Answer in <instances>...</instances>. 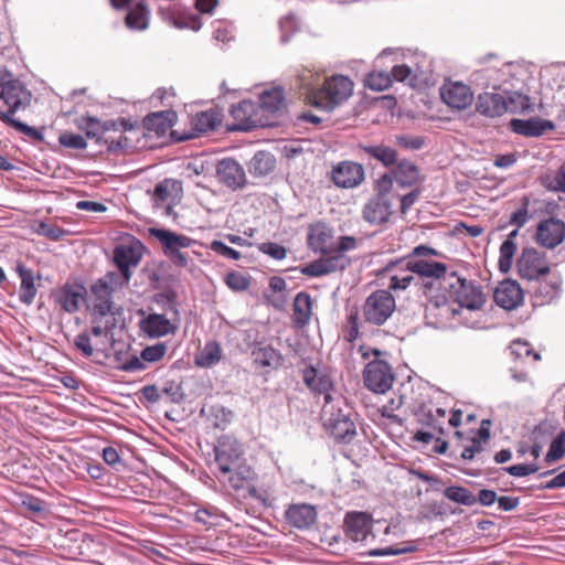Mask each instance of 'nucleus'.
Returning a JSON list of instances; mask_svg holds the SVG:
<instances>
[{
	"label": "nucleus",
	"mask_w": 565,
	"mask_h": 565,
	"mask_svg": "<svg viewBox=\"0 0 565 565\" xmlns=\"http://www.w3.org/2000/svg\"><path fill=\"white\" fill-rule=\"evenodd\" d=\"M352 93L353 83L349 77L333 75L326 79L321 88L311 89L308 99L315 107L331 111L344 103Z\"/></svg>",
	"instance_id": "1"
},
{
	"label": "nucleus",
	"mask_w": 565,
	"mask_h": 565,
	"mask_svg": "<svg viewBox=\"0 0 565 565\" xmlns=\"http://www.w3.org/2000/svg\"><path fill=\"white\" fill-rule=\"evenodd\" d=\"M322 412L326 417V427L337 440L348 443L353 439L356 435L352 419L353 412L341 395L333 402L323 404Z\"/></svg>",
	"instance_id": "2"
},
{
	"label": "nucleus",
	"mask_w": 565,
	"mask_h": 565,
	"mask_svg": "<svg viewBox=\"0 0 565 565\" xmlns=\"http://www.w3.org/2000/svg\"><path fill=\"white\" fill-rule=\"evenodd\" d=\"M444 289L449 290L458 305V310H481L486 302V296L480 286L458 276L455 271L444 279Z\"/></svg>",
	"instance_id": "3"
},
{
	"label": "nucleus",
	"mask_w": 565,
	"mask_h": 565,
	"mask_svg": "<svg viewBox=\"0 0 565 565\" xmlns=\"http://www.w3.org/2000/svg\"><path fill=\"white\" fill-rule=\"evenodd\" d=\"M116 9H126V26L134 31H143L149 25L150 9L146 0H110ZM194 6L202 13L212 12V0H194Z\"/></svg>",
	"instance_id": "4"
},
{
	"label": "nucleus",
	"mask_w": 565,
	"mask_h": 565,
	"mask_svg": "<svg viewBox=\"0 0 565 565\" xmlns=\"http://www.w3.org/2000/svg\"><path fill=\"white\" fill-rule=\"evenodd\" d=\"M114 291L106 287V284L95 281L89 287L88 300L90 309V317L93 323H99L107 316L116 320L117 317L122 315V307L115 303L113 300Z\"/></svg>",
	"instance_id": "5"
},
{
	"label": "nucleus",
	"mask_w": 565,
	"mask_h": 565,
	"mask_svg": "<svg viewBox=\"0 0 565 565\" xmlns=\"http://www.w3.org/2000/svg\"><path fill=\"white\" fill-rule=\"evenodd\" d=\"M395 308V298L388 290H376L366 298L363 317L371 324L382 326L393 315Z\"/></svg>",
	"instance_id": "6"
},
{
	"label": "nucleus",
	"mask_w": 565,
	"mask_h": 565,
	"mask_svg": "<svg viewBox=\"0 0 565 565\" xmlns=\"http://www.w3.org/2000/svg\"><path fill=\"white\" fill-rule=\"evenodd\" d=\"M243 445L231 435H222L214 445V461L220 472H227L228 467L246 461Z\"/></svg>",
	"instance_id": "7"
},
{
	"label": "nucleus",
	"mask_w": 565,
	"mask_h": 565,
	"mask_svg": "<svg viewBox=\"0 0 565 565\" xmlns=\"http://www.w3.org/2000/svg\"><path fill=\"white\" fill-rule=\"evenodd\" d=\"M256 478L254 469L246 462L230 466L227 472H220L217 479L225 487L235 491L247 490L250 497H256L257 490L253 487Z\"/></svg>",
	"instance_id": "8"
},
{
	"label": "nucleus",
	"mask_w": 565,
	"mask_h": 565,
	"mask_svg": "<svg viewBox=\"0 0 565 565\" xmlns=\"http://www.w3.org/2000/svg\"><path fill=\"white\" fill-rule=\"evenodd\" d=\"M256 478L254 469L246 462L230 466L227 472H220L217 479L225 487L235 491L247 490L250 497H256L257 490L253 487Z\"/></svg>",
	"instance_id": "9"
},
{
	"label": "nucleus",
	"mask_w": 565,
	"mask_h": 565,
	"mask_svg": "<svg viewBox=\"0 0 565 565\" xmlns=\"http://www.w3.org/2000/svg\"><path fill=\"white\" fill-rule=\"evenodd\" d=\"M365 386L374 393L383 394L393 384L394 375L390 364L382 360H374L366 364L363 372Z\"/></svg>",
	"instance_id": "10"
},
{
	"label": "nucleus",
	"mask_w": 565,
	"mask_h": 565,
	"mask_svg": "<svg viewBox=\"0 0 565 565\" xmlns=\"http://www.w3.org/2000/svg\"><path fill=\"white\" fill-rule=\"evenodd\" d=\"M511 77V67L503 64L501 67L489 66L478 70L471 74V82L483 88H493L502 93H509V81Z\"/></svg>",
	"instance_id": "11"
},
{
	"label": "nucleus",
	"mask_w": 565,
	"mask_h": 565,
	"mask_svg": "<svg viewBox=\"0 0 565 565\" xmlns=\"http://www.w3.org/2000/svg\"><path fill=\"white\" fill-rule=\"evenodd\" d=\"M518 271L522 278L534 280L548 274L550 264L542 253L533 247H525L518 259Z\"/></svg>",
	"instance_id": "12"
},
{
	"label": "nucleus",
	"mask_w": 565,
	"mask_h": 565,
	"mask_svg": "<svg viewBox=\"0 0 565 565\" xmlns=\"http://www.w3.org/2000/svg\"><path fill=\"white\" fill-rule=\"evenodd\" d=\"M150 235L156 237L162 245L164 254L179 265L186 264V257L180 252L181 248L188 247L191 239L184 235H178L163 228H150Z\"/></svg>",
	"instance_id": "13"
},
{
	"label": "nucleus",
	"mask_w": 565,
	"mask_h": 565,
	"mask_svg": "<svg viewBox=\"0 0 565 565\" xmlns=\"http://www.w3.org/2000/svg\"><path fill=\"white\" fill-rule=\"evenodd\" d=\"M443 102L452 109H467L473 102V92L462 82H446L440 87Z\"/></svg>",
	"instance_id": "14"
},
{
	"label": "nucleus",
	"mask_w": 565,
	"mask_h": 565,
	"mask_svg": "<svg viewBox=\"0 0 565 565\" xmlns=\"http://www.w3.org/2000/svg\"><path fill=\"white\" fill-rule=\"evenodd\" d=\"M534 238L539 245L545 248L558 246L565 239V222L554 217L541 221Z\"/></svg>",
	"instance_id": "15"
},
{
	"label": "nucleus",
	"mask_w": 565,
	"mask_h": 565,
	"mask_svg": "<svg viewBox=\"0 0 565 565\" xmlns=\"http://www.w3.org/2000/svg\"><path fill=\"white\" fill-rule=\"evenodd\" d=\"M230 113L236 121L232 127L233 130L247 131L264 125L259 117V107L250 100H243L238 105H232Z\"/></svg>",
	"instance_id": "16"
},
{
	"label": "nucleus",
	"mask_w": 565,
	"mask_h": 565,
	"mask_svg": "<svg viewBox=\"0 0 565 565\" xmlns=\"http://www.w3.org/2000/svg\"><path fill=\"white\" fill-rule=\"evenodd\" d=\"M397 264H404L408 271L417 274L420 277L441 279L439 282L444 287V279L448 277L447 267L439 262L426 260L414 256H406L397 260Z\"/></svg>",
	"instance_id": "17"
},
{
	"label": "nucleus",
	"mask_w": 565,
	"mask_h": 565,
	"mask_svg": "<svg viewBox=\"0 0 565 565\" xmlns=\"http://www.w3.org/2000/svg\"><path fill=\"white\" fill-rule=\"evenodd\" d=\"M332 180L339 188H355L364 180V168L362 164L353 161H342L333 167Z\"/></svg>",
	"instance_id": "18"
},
{
	"label": "nucleus",
	"mask_w": 565,
	"mask_h": 565,
	"mask_svg": "<svg viewBox=\"0 0 565 565\" xmlns=\"http://www.w3.org/2000/svg\"><path fill=\"white\" fill-rule=\"evenodd\" d=\"M87 297L86 288L81 284H64L57 291L55 300L61 309L67 313L79 310Z\"/></svg>",
	"instance_id": "19"
},
{
	"label": "nucleus",
	"mask_w": 565,
	"mask_h": 565,
	"mask_svg": "<svg viewBox=\"0 0 565 565\" xmlns=\"http://www.w3.org/2000/svg\"><path fill=\"white\" fill-rule=\"evenodd\" d=\"M345 533L354 542H366L372 534V519L366 512H349L344 520Z\"/></svg>",
	"instance_id": "20"
},
{
	"label": "nucleus",
	"mask_w": 565,
	"mask_h": 565,
	"mask_svg": "<svg viewBox=\"0 0 565 565\" xmlns=\"http://www.w3.org/2000/svg\"><path fill=\"white\" fill-rule=\"evenodd\" d=\"M302 377L312 392L323 395L324 404L335 399L330 393L333 388V381L327 371L309 366L303 370Z\"/></svg>",
	"instance_id": "21"
},
{
	"label": "nucleus",
	"mask_w": 565,
	"mask_h": 565,
	"mask_svg": "<svg viewBox=\"0 0 565 565\" xmlns=\"http://www.w3.org/2000/svg\"><path fill=\"white\" fill-rule=\"evenodd\" d=\"M493 298L501 308L512 310L523 302L524 294L515 280L507 279L498 285Z\"/></svg>",
	"instance_id": "22"
},
{
	"label": "nucleus",
	"mask_w": 565,
	"mask_h": 565,
	"mask_svg": "<svg viewBox=\"0 0 565 565\" xmlns=\"http://www.w3.org/2000/svg\"><path fill=\"white\" fill-rule=\"evenodd\" d=\"M392 212V204L388 199L379 194L365 203L362 216L365 222L372 225H381L388 221Z\"/></svg>",
	"instance_id": "23"
},
{
	"label": "nucleus",
	"mask_w": 565,
	"mask_h": 565,
	"mask_svg": "<svg viewBox=\"0 0 565 565\" xmlns=\"http://www.w3.org/2000/svg\"><path fill=\"white\" fill-rule=\"evenodd\" d=\"M216 173L218 180L233 190L242 188L246 181L243 167L233 159L221 160L217 164Z\"/></svg>",
	"instance_id": "24"
},
{
	"label": "nucleus",
	"mask_w": 565,
	"mask_h": 565,
	"mask_svg": "<svg viewBox=\"0 0 565 565\" xmlns=\"http://www.w3.org/2000/svg\"><path fill=\"white\" fill-rule=\"evenodd\" d=\"M287 522L300 530L309 529L317 520L316 508L307 503L291 504L285 513Z\"/></svg>",
	"instance_id": "25"
},
{
	"label": "nucleus",
	"mask_w": 565,
	"mask_h": 565,
	"mask_svg": "<svg viewBox=\"0 0 565 565\" xmlns=\"http://www.w3.org/2000/svg\"><path fill=\"white\" fill-rule=\"evenodd\" d=\"M476 107L477 111L486 117H500L507 113L505 96L484 92L478 96Z\"/></svg>",
	"instance_id": "26"
},
{
	"label": "nucleus",
	"mask_w": 565,
	"mask_h": 565,
	"mask_svg": "<svg viewBox=\"0 0 565 565\" xmlns=\"http://www.w3.org/2000/svg\"><path fill=\"white\" fill-rule=\"evenodd\" d=\"M308 245L316 253H331L333 249L331 228L324 223L311 225L308 233Z\"/></svg>",
	"instance_id": "27"
},
{
	"label": "nucleus",
	"mask_w": 565,
	"mask_h": 565,
	"mask_svg": "<svg viewBox=\"0 0 565 565\" xmlns=\"http://www.w3.org/2000/svg\"><path fill=\"white\" fill-rule=\"evenodd\" d=\"M510 127L512 131L526 136V137H539L542 136L545 131L554 129V124L550 120L541 119V118H530V119H512L510 121Z\"/></svg>",
	"instance_id": "28"
},
{
	"label": "nucleus",
	"mask_w": 565,
	"mask_h": 565,
	"mask_svg": "<svg viewBox=\"0 0 565 565\" xmlns=\"http://www.w3.org/2000/svg\"><path fill=\"white\" fill-rule=\"evenodd\" d=\"M140 329L150 338H160L173 333L175 328L166 316L150 313L140 321Z\"/></svg>",
	"instance_id": "29"
},
{
	"label": "nucleus",
	"mask_w": 565,
	"mask_h": 565,
	"mask_svg": "<svg viewBox=\"0 0 565 565\" xmlns=\"http://www.w3.org/2000/svg\"><path fill=\"white\" fill-rule=\"evenodd\" d=\"M17 273L21 279L19 300L23 305L31 306L38 294L34 271L31 268H26L23 264H18Z\"/></svg>",
	"instance_id": "30"
},
{
	"label": "nucleus",
	"mask_w": 565,
	"mask_h": 565,
	"mask_svg": "<svg viewBox=\"0 0 565 565\" xmlns=\"http://www.w3.org/2000/svg\"><path fill=\"white\" fill-rule=\"evenodd\" d=\"M182 192V184L178 180L164 179L159 182L153 191V201L157 205L159 203H173L180 198Z\"/></svg>",
	"instance_id": "31"
},
{
	"label": "nucleus",
	"mask_w": 565,
	"mask_h": 565,
	"mask_svg": "<svg viewBox=\"0 0 565 565\" xmlns=\"http://www.w3.org/2000/svg\"><path fill=\"white\" fill-rule=\"evenodd\" d=\"M312 313V299L307 292H299L294 299L292 321L296 327L303 328L310 321Z\"/></svg>",
	"instance_id": "32"
},
{
	"label": "nucleus",
	"mask_w": 565,
	"mask_h": 565,
	"mask_svg": "<svg viewBox=\"0 0 565 565\" xmlns=\"http://www.w3.org/2000/svg\"><path fill=\"white\" fill-rule=\"evenodd\" d=\"M172 111H156L147 115L143 120V127L153 131L157 135L166 134L172 127V119L174 117Z\"/></svg>",
	"instance_id": "33"
},
{
	"label": "nucleus",
	"mask_w": 565,
	"mask_h": 565,
	"mask_svg": "<svg viewBox=\"0 0 565 565\" xmlns=\"http://www.w3.org/2000/svg\"><path fill=\"white\" fill-rule=\"evenodd\" d=\"M393 175L396 183L402 186H412L419 179L418 168L411 161L402 160L393 170Z\"/></svg>",
	"instance_id": "34"
},
{
	"label": "nucleus",
	"mask_w": 565,
	"mask_h": 565,
	"mask_svg": "<svg viewBox=\"0 0 565 565\" xmlns=\"http://www.w3.org/2000/svg\"><path fill=\"white\" fill-rule=\"evenodd\" d=\"M252 355L254 363L259 367L277 369L282 362L279 351L269 345L255 349Z\"/></svg>",
	"instance_id": "35"
},
{
	"label": "nucleus",
	"mask_w": 565,
	"mask_h": 565,
	"mask_svg": "<svg viewBox=\"0 0 565 565\" xmlns=\"http://www.w3.org/2000/svg\"><path fill=\"white\" fill-rule=\"evenodd\" d=\"M275 166L274 154L268 151H257L250 160L249 172L255 177H264L270 173Z\"/></svg>",
	"instance_id": "36"
},
{
	"label": "nucleus",
	"mask_w": 565,
	"mask_h": 565,
	"mask_svg": "<svg viewBox=\"0 0 565 565\" xmlns=\"http://www.w3.org/2000/svg\"><path fill=\"white\" fill-rule=\"evenodd\" d=\"M426 313L439 317L440 319H449L459 313V310L448 303L444 295L430 297L426 305Z\"/></svg>",
	"instance_id": "37"
},
{
	"label": "nucleus",
	"mask_w": 565,
	"mask_h": 565,
	"mask_svg": "<svg viewBox=\"0 0 565 565\" xmlns=\"http://www.w3.org/2000/svg\"><path fill=\"white\" fill-rule=\"evenodd\" d=\"M360 148L371 158L380 161L383 166L388 167L396 163L397 152L391 147L384 145H363Z\"/></svg>",
	"instance_id": "38"
},
{
	"label": "nucleus",
	"mask_w": 565,
	"mask_h": 565,
	"mask_svg": "<svg viewBox=\"0 0 565 565\" xmlns=\"http://www.w3.org/2000/svg\"><path fill=\"white\" fill-rule=\"evenodd\" d=\"M1 121L11 128L15 129L18 132L23 134L33 142H44V127L35 128L31 127L21 120L15 119L12 116L1 114Z\"/></svg>",
	"instance_id": "39"
},
{
	"label": "nucleus",
	"mask_w": 565,
	"mask_h": 565,
	"mask_svg": "<svg viewBox=\"0 0 565 565\" xmlns=\"http://www.w3.org/2000/svg\"><path fill=\"white\" fill-rule=\"evenodd\" d=\"M285 104L284 93L280 88H271L259 95V108L267 113L279 111Z\"/></svg>",
	"instance_id": "40"
},
{
	"label": "nucleus",
	"mask_w": 565,
	"mask_h": 565,
	"mask_svg": "<svg viewBox=\"0 0 565 565\" xmlns=\"http://www.w3.org/2000/svg\"><path fill=\"white\" fill-rule=\"evenodd\" d=\"M76 125L87 138L95 139L97 143L102 145L104 138L102 120L92 116H82L76 120Z\"/></svg>",
	"instance_id": "41"
},
{
	"label": "nucleus",
	"mask_w": 565,
	"mask_h": 565,
	"mask_svg": "<svg viewBox=\"0 0 565 565\" xmlns=\"http://www.w3.org/2000/svg\"><path fill=\"white\" fill-rule=\"evenodd\" d=\"M444 495L450 501L468 507L473 505L477 502V498L473 493L463 487H447L444 491Z\"/></svg>",
	"instance_id": "42"
},
{
	"label": "nucleus",
	"mask_w": 565,
	"mask_h": 565,
	"mask_svg": "<svg viewBox=\"0 0 565 565\" xmlns=\"http://www.w3.org/2000/svg\"><path fill=\"white\" fill-rule=\"evenodd\" d=\"M563 279L561 275L553 274L550 276L547 281H541L537 288V292L544 298V300H552L561 294Z\"/></svg>",
	"instance_id": "43"
},
{
	"label": "nucleus",
	"mask_w": 565,
	"mask_h": 565,
	"mask_svg": "<svg viewBox=\"0 0 565 565\" xmlns=\"http://www.w3.org/2000/svg\"><path fill=\"white\" fill-rule=\"evenodd\" d=\"M401 266V273L394 274L390 278L388 288L393 290H405L414 280L413 273L408 271L404 264L392 263L391 268Z\"/></svg>",
	"instance_id": "44"
},
{
	"label": "nucleus",
	"mask_w": 565,
	"mask_h": 565,
	"mask_svg": "<svg viewBox=\"0 0 565 565\" xmlns=\"http://www.w3.org/2000/svg\"><path fill=\"white\" fill-rule=\"evenodd\" d=\"M512 87V85L509 86V89ZM505 96V105H507V113H523L524 110L530 108V99L527 96L516 93V92H510L504 93Z\"/></svg>",
	"instance_id": "45"
},
{
	"label": "nucleus",
	"mask_w": 565,
	"mask_h": 565,
	"mask_svg": "<svg viewBox=\"0 0 565 565\" xmlns=\"http://www.w3.org/2000/svg\"><path fill=\"white\" fill-rule=\"evenodd\" d=\"M329 274L344 270L350 264L351 258L348 255L331 253L323 254L321 257Z\"/></svg>",
	"instance_id": "46"
},
{
	"label": "nucleus",
	"mask_w": 565,
	"mask_h": 565,
	"mask_svg": "<svg viewBox=\"0 0 565 565\" xmlns=\"http://www.w3.org/2000/svg\"><path fill=\"white\" fill-rule=\"evenodd\" d=\"M510 351L518 360L531 359L534 363L541 360L540 353L533 352L530 343L522 340H514L510 345Z\"/></svg>",
	"instance_id": "47"
},
{
	"label": "nucleus",
	"mask_w": 565,
	"mask_h": 565,
	"mask_svg": "<svg viewBox=\"0 0 565 565\" xmlns=\"http://www.w3.org/2000/svg\"><path fill=\"white\" fill-rule=\"evenodd\" d=\"M417 420L431 428V430L443 431L441 423L435 416L434 409L430 405L423 404L416 412Z\"/></svg>",
	"instance_id": "48"
},
{
	"label": "nucleus",
	"mask_w": 565,
	"mask_h": 565,
	"mask_svg": "<svg viewBox=\"0 0 565 565\" xmlns=\"http://www.w3.org/2000/svg\"><path fill=\"white\" fill-rule=\"evenodd\" d=\"M365 86L372 90L381 92L392 84V76L386 72H371L365 77Z\"/></svg>",
	"instance_id": "49"
},
{
	"label": "nucleus",
	"mask_w": 565,
	"mask_h": 565,
	"mask_svg": "<svg viewBox=\"0 0 565 565\" xmlns=\"http://www.w3.org/2000/svg\"><path fill=\"white\" fill-rule=\"evenodd\" d=\"M516 250V244L511 239H505L500 246L499 267L501 271H508L512 267L513 256Z\"/></svg>",
	"instance_id": "50"
},
{
	"label": "nucleus",
	"mask_w": 565,
	"mask_h": 565,
	"mask_svg": "<svg viewBox=\"0 0 565 565\" xmlns=\"http://www.w3.org/2000/svg\"><path fill=\"white\" fill-rule=\"evenodd\" d=\"M418 73H423L419 71L418 66L413 67L408 64H399L392 68L391 76L392 81L395 79L397 82H412L413 79L417 78Z\"/></svg>",
	"instance_id": "51"
},
{
	"label": "nucleus",
	"mask_w": 565,
	"mask_h": 565,
	"mask_svg": "<svg viewBox=\"0 0 565 565\" xmlns=\"http://www.w3.org/2000/svg\"><path fill=\"white\" fill-rule=\"evenodd\" d=\"M171 20L173 25L178 29H191L193 31H198L202 26V22L200 17L189 13H179L178 15H172Z\"/></svg>",
	"instance_id": "52"
},
{
	"label": "nucleus",
	"mask_w": 565,
	"mask_h": 565,
	"mask_svg": "<svg viewBox=\"0 0 565 565\" xmlns=\"http://www.w3.org/2000/svg\"><path fill=\"white\" fill-rule=\"evenodd\" d=\"M565 454V430L559 433L551 443L550 449L545 456V461L552 463L561 459Z\"/></svg>",
	"instance_id": "53"
},
{
	"label": "nucleus",
	"mask_w": 565,
	"mask_h": 565,
	"mask_svg": "<svg viewBox=\"0 0 565 565\" xmlns=\"http://www.w3.org/2000/svg\"><path fill=\"white\" fill-rule=\"evenodd\" d=\"M188 178H200L203 175L204 179L211 181V168L210 163L203 159H194L186 166Z\"/></svg>",
	"instance_id": "54"
},
{
	"label": "nucleus",
	"mask_w": 565,
	"mask_h": 565,
	"mask_svg": "<svg viewBox=\"0 0 565 565\" xmlns=\"http://www.w3.org/2000/svg\"><path fill=\"white\" fill-rule=\"evenodd\" d=\"M162 394L169 398L171 403H181L184 399V392L179 381H167L162 388Z\"/></svg>",
	"instance_id": "55"
},
{
	"label": "nucleus",
	"mask_w": 565,
	"mask_h": 565,
	"mask_svg": "<svg viewBox=\"0 0 565 565\" xmlns=\"http://www.w3.org/2000/svg\"><path fill=\"white\" fill-rule=\"evenodd\" d=\"M58 142L61 146L70 149L83 150L87 147L85 138L81 135L65 131L60 135Z\"/></svg>",
	"instance_id": "56"
},
{
	"label": "nucleus",
	"mask_w": 565,
	"mask_h": 565,
	"mask_svg": "<svg viewBox=\"0 0 565 565\" xmlns=\"http://www.w3.org/2000/svg\"><path fill=\"white\" fill-rule=\"evenodd\" d=\"M114 262L116 265H132L137 266L139 259L135 256L131 248L125 246H117L114 250Z\"/></svg>",
	"instance_id": "57"
},
{
	"label": "nucleus",
	"mask_w": 565,
	"mask_h": 565,
	"mask_svg": "<svg viewBox=\"0 0 565 565\" xmlns=\"http://www.w3.org/2000/svg\"><path fill=\"white\" fill-rule=\"evenodd\" d=\"M225 282L234 291H243L249 287V278L242 273H230L225 277Z\"/></svg>",
	"instance_id": "58"
},
{
	"label": "nucleus",
	"mask_w": 565,
	"mask_h": 565,
	"mask_svg": "<svg viewBox=\"0 0 565 565\" xmlns=\"http://www.w3.org/2000/svg\"><path fill=\"white\" fill-rule=\"evenodd\" d=\"M166 352L167 345L164 343H157L145 348L140 356L146 362H157L164 356Z\"/></svg>",
	"instance_id": "59"
},
{
	"label": "nucleus",
	"mask_w": 565,
	"mask_h": 565,
	"mask_svg": "<svg viewBox=\"0 0 565 565\" xmlns=\"http://www.w3.org/2000/svg\"><path fill=\"white\" fill-rule=\"evenodd\" d=\"M258 249L262 253L269 255L271 258H274L276 260H281L287 255V250L284 246H281L277 243H271V242H265V243L259 244Z\"/></svg>",
	"instance_id": "60"
},
{
	"label": "nucleus",
	"mask_w": 565,
	"mask_h": 565,
	"mask_svg": "<svg viewBox=\"0 0 565 565\" xmlns=\"http://www.w3.org/2000/svg\"><path fill=\"white\" fill-rule=\"evenodd\" d=\"M103 126V136L108 131H127L132 129L134 125L125 119V118H117V119H109L102 121Z\"/></svg>",
	"instance_id": "61"
},
{
	"label": "nucleus",
	"mask_w": 565,
	"mask_h": 565,
	"mask_svg": "<svg viewBox=\"0 0 565 565\" xmlns=\"http://www.w3.org/2000/svg\"><path fill=\"white\" fill-rule=\"evenodd\" d=\"M234 39L233 26L226 21H217L214 24V40L223 43L230 42Z\"/></svg>",
	"instance_id": "62"
},
{
	"label": "nucleus",
	"mask_w": 565,
	"mask_h": 565,
	"mask_svg": "<svg viewBox=\"0 0 565 565\" xmlns=\"http://www.w3.org/2000/svg\"><path fill=\"white\" fill-rule=\"evenodd\" d=\"M539 469L536 463H520L503 468L505 472L518 478L535 473Z\"/></svg>",
	"instance_id": "63"
},
{
	"label": "nucleus",
	"mask_w": 565,
	"mask_h": 565,
	"mask_svg": "<svg viewBox=\"0 0 565 565\" xmlns=\"http://www.w3.org/2000/svg\"><path fill=\"white\" fill-rule=\"evenodd\" d=\"M300 271L302 275L310 277H321L329 274L322 258L307 264L300 269Z\"/></svg>",
	"instance_id": "64"
}]
</instances>
